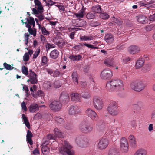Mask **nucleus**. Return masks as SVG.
Returning a JSON list of instances; mask_svg holds the SVG:
<instances>
[{
  "mask_svg": "<svg viewBox=\"0 0 155 155\" xmlns=\"http://www.w3.org/2000/svg\"><path fill=\"white\" fill-rule=\"evenodd\" d=\"M106 87L110 91H118L123 92L124 90L123 82L120 79L112 80L108 82Z\"/></svg>",
  "mask_w": 155,
  "mask_h": 155,
  "instance_id": "f257e3e1",
  "label": "nucleus"
},
{
  "mask_svg": "<svg viewBox=\"0 0 155 155\" xmlns=\"http://www.w3.org/2000/svg\"><path fill=\"white\" fill-rule=\"evenodd\" d=\"M62 145V146H60L58 148L60 154L62 155H66L67 154L68 155H74V151L71 150L72 147L68 142L64 141Z\"/></svg>",
  "mask_w": 155,
  "mask_h": 155,
  "instance_id": "f03ea898",
  "label": "nucleus"
},
{
  "mask_svg": "<svg viewBox=\"0 0 155 155\" xmlns=\"http://www.w3.org/2000/svg\"><path fill=\"white\" fill-rule=\"evenodd\" d=\"M107 110L112 116L117 115L119 113V109L117 103L114 101H111L107 107Z\"/></svg>",
  "mask_w": 155,
  "mask_h": 155,
  "instance_id": "7ed1b4c3",
  "label": "nucleus"
},
{
  "mask_svg": "<svg viewBox=\"0 0 155 155\" xmlns=\"http://www.w3.org/2000/svg\"><path fill=\"white\" fill-rule=\"evenodd\" d=\"M146 86V84L142 81L137 80L131 83L130 84V87L134 91L139 92L143 90Z\"/></svg>",
  "mask_w": 155,
  "mask_h": 155,
  "instance_id": "20e7f679",
  "label": "nucleus"
},
{
  "mask_svg": "<svg viewBox=\"0 0 155 155\" xmlns=\"http://www.w3.org/2000/svg\"><path fill=\"white\" fill-rule=\"evenodd\" d=\"M93 104L94 108L97 110H101L103 107L102 100L100 97L97 96L93 97Z\"/></svg>",
  "mask_w": 155,
  "mask_h": 155,
  "instance_id": "39448f33",
  "label": "nucleus"
},
{
  "mask_svg": "<svg viewBox=\"0 0 155 155\" xmlns=\"http://www.w3.org/2000/svg\"><path fill=\"white\" fill-rule=\"evenodd\" d=\"M109 143V141L107 138H103L99 141L97 148L101 150H104L107 147Z\"/></svg>",
  "mask_w": 155,
  "mask_h": 155,
  "instance_id": "423d86ee",
  "label": "nucleus"
},
{
  "mask_svg": "<svg viewBox=\"0 0 155 155\" xmlns=\"http://www.w3.org/2000/svg\"><path fill=\"white\" fill-rule=\"evenodd\" d=\"M76 142L81 147H85L88 145V140L85 138L78 137L76 138Z\"/></svg>",
  "mask_w": 155,
  "mask_h": 155,
  "instance_id": "0eeeda50",
  "label": "nucleus"
},
{
  "mask_svg": "<svg viewBox=\"0 0 155 155\" xmlns=\"http://www.w3.org/2000/svg\"><path fill=\"white\" fill-rule=\"evenodd\" d=\"M112 74V71L109 68H106L101 72L100 77L102 79L106 80L111 78Z\"/></svg>",
  "mask_w": 155,
  "mask_h": 155,
  "instance_id": "6e6552de",
  "label": "nucleus"
},
{
  "mask_svg": "<svg viewBox=\"0 0 155 155\" xmlns=\"http://www.w3.org/2000/svg\"><path fill=\"white\" fill-rule=\"evenodd\" d=\"M79 129L82 132L88 133L92 130L93 127L90 125H86L84 122H82L79 124Z\"/></svg>",
  "mask_w": 155,
  "mask_h": 155,
  "instance_id": "1a4fd4ad",
  "label": "nucleus"
},
{
  "mask_svg": "<svg viewBox=\"0 0 155 155\" xmlns=\"http://www.w3.org/2000/svg\"><path fill=\"white\" fill-rule=\"evenodd\" d=\"M62 104L59 101L54 100L49 105V107L52 110L55 111H59L62 107Z\"/></svg>",
  "mask_w": 155,
  "mask_h": 155,
  "instance_id": "9d476101",
  "label": "nucleus"
},
{
  "mask_svg": "<svg viewBox=\"0 0 155 155\" xmlns=\"http://www.w3.org/2000/svg\"><path fill=\"white\" fill-rule=\"evenodd\" d=\"M86 113L93 120L96 121L98 120V117L97 114L92 109H87L86 111Z\"/></svg>",
  "mask_w": 155,
  "mask_h": 155,
  "instance_id": "9b49d317",
  "label": "nucleus"
},
{
  "mask_svg": "<svg viewBox=\"0 0 155 155\" xmlns=\"http://www.w3.org/2000/svg\"><path fill=\"white\" fill-rule=\"evenodd\" d=\"M121 150L124 152H127L128 150V144L127 139L124 138H122L120 140Z\"/></svg>",
  "mask_w": 155,
  "mask_h": 155,
  "instance_id": "f8f14e48",
  "label": "nucleus"
},
{
  "mask_svg": "<svg viewBox=\"0 0 155 155\" xmlns=\"http://www.w3.org/2000/svg\"><path fill=\"white\" fill-rule=\"evenodd\" d=\"M80 108L76 105L71 106L69 109L68 113L70 115H73L80 112Z\"/></svg>",
  "mask_w": 155,
  "mask_h": 155,
  "instance_id": "ddd939ff",
  "label": "nucleus"
},
{
  "mask_svg": "<svg viewBox=\"0 0 155 155\" xmlns=\"http://www.w3.org/2000/svg\"><path fill=\"white\" fill-rule=\"evenodd\" d=\"M59 99L61 101L65 104L68 102L69 100L68 94L65 92H63L61 94Z\"/></svg>",
  "mask_w": 155,
  "mask_h": 155,
  "instance_id": "4468645a",
  "label": "nucleus"
},
{
  "mask_svg": "<svg viewBox=\"0 0 155 155\" xmlns=\"http://www.w3.org/2000/svg\"><path fill=\"white\" fill-rule=\"evenodd\" d=\"M28 77L29 79L27 80V82H30L32 84H36L38 82L37 75L35 73H32L31 75H28Z\"/></svg>",
  "mask_w": 155,
  "mask_h": 155,
  "instance_id": "2eb2a0df",
  "label": "nucleus"
},
{
  "mask_svg": "<svg viewBox=\"0 0 155 155\" xmlns=\"http://www.w3.org/2000/svg\"><path fill=\"white\" fill-rule=\"evenodd\" d=\"M140 51V48L135 45L131 46L128 48V51L129 53L133 54L137 53Z\"/></svg>",
  "mask_w": 155,
  "mask_h": 155,
  "instance_id": "dca6fc26",
  "label": "nucleus"
},
{
  "mask_svg": "<svg viewBox=\"0 0 155 155\" xmlns=\"http://www.w3.org/2000/svg\"><path fill=\"white\" fill-rule=\"evenodd\" d=\"M119 135V132L115 129L107 130L105 134L106 136L108 137H112L114 136H118Z\"/></svg>",
  "mask_w": 155,
  "mask_h": 155,
  "instance_id": "f3484780",
  "label": "nucleus"
},
{
  "mask_svg": "<svg viewBox=\"0 0 155 155\" xmlns=\"http://www.w3.org/2000/svg\"><path fill=\"white\" fill-rule=\"evenodd\" d=\"M104 63L108 67H114L115 65L114 60L112 58H107L105 59L104 61Z\"/></svg>",
  "mask_w": 155,
  "mask_h": 155,
  "instance_id": "a211bd4d",
  "label": "nucleus"
},
{
  "mask_svg": "<svg viewBox=\"0 0 155 155\" xmlns=\"http://www.w3.org/2000/svg\"><path fill=\"white\" fill-rule=\"evenodd\" d=\"M137 17L138 21L140 24H145L148 22V18L144 15H140Z\"/></svg>",
  "mask_w": 155,
  "mask_h": 155,
  "instance_id": "6ab92c4d",
  "label": "nucleus"
},
{
  "mask_svg": "<svg viewBox=\"0 0 155 155\" xmlns=\"http://www.w3.org/2000/svg\"><path fill=\"white\" fill-rule=\"evenodd\" d=\"M114 39L113 36L110 33L106 34L105 36V40L108 44L112 43Z\"/></svg>",
  "mask_w": 155,
  "mask_h": 155,
  "instance_id": "aec40b11",
  "label": "nucleus"
},
{
  "mask_svg": "<svg viewBox=\"0 0 155 155\" xmlns=\"http://www.w3.org/2000/svg\"><path fill=\"white\" fill-rule=\"evenodd\" d=\"M28 108L30 112L31 113H34L39 110L38 106L36 103L31 104Z\"/></svg>",
  "mask_w": 155,
  "mask_h": 155,
  "instance_id": "412c9836",
  "label": "nucleus"
},
{
  "mask_svg": "<svg viewBox=\"0 0 155 155\" xmlns=\"http://www.w3.org/2000/svg\"><path fill=\"white\" fill-rule=\"evenodd\" d=\"M72 101H79L81 100V96L78 93H73L70 95Z\"/></svg>",
  "mask_w": 155,
  "mask_h": 155,
  "instance_id": "4be33fe9",
  "label": "nucleus"
},
{
  "mask_svg": "<svg viewBox=\"0 0 155 155\" xmlns=\"http://www.w3.org/2000/svg\"><path fill=\"white\" fill-rule=\"evenodd\" d=\"M144 60L143 58H141L139 59L137 61L135 68L137 69H138L142 67L144 64Z\"/></svg>",
  "mask_w": 155,
  "mask_h": 155,
  "instance_id": "5701e85b",
  "label": "nucleus"
},
{
  "mask_svg": "<svg viewBox=\"0 0 155 155\" xmlns=\"http://www.w3.org/2000/svg\"><path fill=\"white\" fill-rule=\"evenodd\" d=\"M147 151L143 148H140L137 150L134 155H147Z\"/></svg>",
  "mask_w": 155,
  "mask_h": 155,
  "instance_id": "b1692460",
  "label": "nucleus"
},
{
  "mask_svg": "<svg viewBox=\"0 0 155 155\" xmlns=\"http://www.w3.org/2000/svg\"><path fill=\"white\" fill-rule=\"evenodd\" d=\"M72 78L74 84L77 85L78 84V77L77 72H73L72 74Z\"/></svg>",
  "mask_w": 155,
  "mask_h": 155,
  "instance_id": "393cba45",
  "label": "nucleus"
},
{
  "mask_svg": "<svg viewBox=\"0 0 155 155\" xmlns=\"http://www.w3.org/2000/svg\"><path fill=\"white\" fill-rule=\"evenodd\" d=\"M54 133L55 134L54 136L57 137L62 138L63 137V134L61 131L58 129L57 128H55L54 130Z\"/></svg>",
  "mask_w": 155,
  "mask_h": 155,
  "instance_id": "a878e982",
  "label": "nucleus"
},
{
  "mask_svg": "<svg viewBox=\"0 0 155 155\" xmlns=\"http://www.w3.org/2000/svg\"><path fill=\"white\" fill-rule=\"evenodd\" d=\"M80 40L82 41H89L93 40V37L92 36H81Z\"/></svg>",
  "mask_w": 155,
  "mask_h": 155,
  "instance_id": "bb28decb",
  "label": "nucleus"
},
{
  "mask_svg": "<svg viewBox=\"0 0 155 155\" xmlns=\"http://www.w3.org/2000/svg\"><path fill=\"white\" fill-rule=\"evenodd\" d=\"M74 15L77 18H83L85 15V10L82 8L77 13H75Z\"/></svg>",
  "mask_w": 155,
  "mask_h": 155,
  "instance_id": "cd10ccee",
  "label": "nucleus"
},
{
  "mask_svg": "<svg viewBox=\"0 0 155 155\" xmlns=\"http://www.w3.org/2000/svg\"><path fill=\"white\" fill-rule=\"evenodd\" d=\"M91 10L92 12L96 13H100L101 11V8L99 5H94L92 7Z\"/></svg>",
  "mask_w": 155,
  "mask_h": 155,
  "instance_id": "c85d7f7f",
  "label": "nucleus"
},
{
  "mask_svg": "<svg viewBox=\"0 0 155 155\" xmlns=\"http://www.w3.org/2000/svg\"><path fill=\"white\" fill-rule=\"evenodd\" d=\"M69 58L74 61H77L81 60L82 59V57L80 55H72L70 56Z\"/></svg>",
  "mask_w": 155,
  "mask_h": 155,
  "instance_id": "c756f323",
  "label": "nucleus"
},
{
  "mask_svg": "<svg viewBox=\"0 0 155 155\" xmlns=\"http://www.w3.org/2000/svg\"><path fill=\"white\" fill-rule=\"evenodd\" d=\"M128 139L130 144L133 147L136 145V140L134 136L132 135H130L128 137Z\"/></svg>",
  "mask_w": 155,
  "mask_h": 155,
  "instance_id": "7c9ffc66",
  "label": "nucleus"
},
{
  "mask_svg": "<svg viewBox=\"0 0 155 155\" xmlns=\"http://www.w3.org/2000/svg\"><path fill=\"white\" fill-rule=\"evenodd\" d=\"M58 54V50L55 49L52 51L50 54V56L53 59H56L57 58Z\"/></svg>",
  "mask_w": 155,
  "mask_h": 155,
  "instance_id": "2f4dec72",
  "label": "nucleus"
},
{
  "mask_svg": "<svg viewBox=\"0 0 155 155\" xmlns=\"http://www.w3.org/2000/svg\"><path fill=\"white\" fill-rule=\"evenodd\" d=\"M21 85L23 86L22 89L25 91V93L26 96L27 97H28L30 95V93L29 92V90L28 86L23 84H22Z\"/></svg>",
  "mask_w": 155,
  "mask_h": 155,
  "instance_id": "473e14b6",
  "label": "nucleus"
},
{
  "mask_svg": "<svg viewBox=\"0 0 155 155\" xmlns=\"http://www.w3.org/2000/svg\"><path fill=\"white\" fill-rule=\"evenodd\" d=\"M22 119H23V121L24 122L25 124V125L29 129L30 128V125L29 123V122H28V120L25 116V115L24 114H23L22 115Z\"/></svg>",
  "mask_w": 155,
  "mask_h": 155,
  "instance_id": "72a5a7b5",
  "label": "nucleus"
},
{
  "mask_svg": "<svg viewBox=\"0 0 155 155\" xmlns=\"http://www.w3.org/2000/svg\"><path fill=\"white\" fill-rule=\"evenodd\" d=\"M143 106V104L142 102L140 101H138L133 105V107L134 108L136 107L137 109L138 110H140L141 109V108H142Z\"/></svg>",
  "mask_w": 155,
  "mask_h": 155,
  "instance_id": "f704fd0d",
  "label": "nucleus"
},
{
  "mask_svg": "<svg viewBox=\"0 0 155 155\" xmlns=\"http://www.w3.org/2000/svg\"><path fill=\"white\" fill-rule=\"evenodd\" d=\"M34 2L35 6H37V9L43 10V7L40 2L38 0H34Z\"/></svg>",
  "mask_w": 155,
  "mask_h": 155,
  "instance_id": "c9c22d12",
  "label": "nucleus"
},
{
  "mask_svg": "<svg viewBox=\"0 0 155 155\" xmlns=\"http://www.w3.org/2000/svg\"><path fill=\"white\" fill-rule=\"evenodd\" d=\"M28 23L31 25H32L33 27L35 25V22L34 18L31 17H29V18H26Z\"/></svg>",
  "mask_w": 155,
  "mask_h": 155,
  "instance_id": "e433bc0d",
  "label": "nucleus"
},
{
  "mask_svg": "<svg viewBox=\"0 0 155 155\" xmlns=\"http://www.w3.org/2000/svg\"><path fill=\"white\" fill-rule=\"evenodd\" d=\"M54 120L57 123L59 124H63L64 122L63 118L59 116H56L54 118Z\"/></svg>",
  "mask_w": 155,
  "mask_h": 155,
  "instance_id": "4c0bfd02",
  "label": "nucleus"
},
{
  "mask_svg": "<svg viewBox=\"0 0 155 155\" xmlns=\"http://www.w3.org/2000/svg\"><path fill=\"white\" fill-rule=\"evenodd\" d=\"M108 155H118V152L116 149L111 148L109 150Z\"/></svg>",
  "mask_w": 155,
  "mask_h": 155,
  "instance_id": "58836bf2",
  "label": "nucleus"
},
{
  "mask_svg": "<svg viewBox=\"0 0 155 155\" xmlns=\"http://www.w3.org/2000/svg\"><path fill=\"white\" fill-rule=\"evenodd\" d=\"M21 71L22 73L25 75L27 76L28 75V68L25 66H23L22 67Z\"/></svg>",
  "mask_w": 155,
  "mask_h": 155,
  "instance_id": "ea45409f",
  "label": "nucleus"
},
{
  "mask_svg": "<svg viewBox=\"0 0 155 155\" xmlns=\"http://www.w3.org/2000/svg\"><path fill=\"white\" fill-rule=\"evenodd\" d=\"M100 18L103 19H107L109 18V15L106 12L101 13L100 15Z\"/></svg>",
  "mask_w": 155,
  "mask_h": 155,
  "instance_id": "a19ab883",
  "label": "nucleus"
},
{
  "mask_svg": "<svg viewBox=\"0 0 155 155\" xmlns=\"http://www.w3.org/2000/svg\"><path fill=\"white\" fill-rule=\"evenodd\" d=\"M95 16V13H93L91 12H89L86 15V17L89 20L94 18Z\"/></svg>",
  "mask_w": 155,
  "mask_h": 155,
  "instance_id": "79ce46f5",
  "label": "nucleus"
},
{
  "mask_svg": "<svg viewBox=\"0 0 155 155\" xmlns=\"http://www.w3.org/2000/svg\"><path fill=\"white\" fill-rule=\"evenodd\" d=\"M112 21L115 22L119 25H120L122 24V21L120 18L118 19L114 17L112 19Z\"/></svg>",
  "mask_w": 155,
  "mask_h": 155,
  "instance_id": "37998d69",
  "label": "nucleus"
},
{
  "mask_svg": "<svg viewBox=\"0 0 155 155\" xmlns=\"http://www.w3.org/2000/svg\"><path fill=\"white\" fill-rule=\"evenodd\" d=\"M3 66L4 68L7 70H11L13 69L14 67L6 63H3Z\"/></svg>",
  "mask_w": 155,
  "mask_h": 155,
  "instance_id": "c03bdc74",
  "label": "nucleus"
},
{
  "mask_svg": "<svg viewBox=\"0 0 155 155\" xmlns=\"http://www.w3.org/2000/svg\"><path fill=\"white\" fill-rule=\"evenodd\" d=\"M43 86L45 89H48L50 88L51 87L50 82L48 81H45L43 84Z\"/></svg>",
  "mask_w": 155,
  "mask_h": 155,
  "instance_id": "a18cd8bd",
  "label": "nucleus"
},
{
  "mask_svg": "<svg viewBox=\"0 0 155 155\" xmlns=\"http://www.w3.org/2000/svg\"><path fill=\"white\" fill-rule=\"evenodd\" d=\"M42 33L45 35H48L50 34L49 32L47 31L44 27H42L41 28Z\"/></svg>",
  "mask_w": 155,
  "mask_h": 155,
  "instance_id": "49530a36",
  "label": "nucleus"
},
{
  "mask_svg": "<svg viewBox=\"0 0 155 155\" xmlns=\"http://www.w3.org/2000/svg\"><path fill=\"white\" fill-rule=\"evenodd\" d=\"M28 31L31 35H33L35 37L36 36V31L35 29H34L32 28L28 29Z\"/></svg>",
  "mask_w": 155,
  "mask_h": 155,
  "instance_id": "de8ad7c7",
  "label": "nucleus"
},
{
  "mask_svg": "<svg viewBox=\"0 0 155 155\" xmlns=\"http://www.w3.org/2000/svg\"><path fill=\"white\" fill-rule=\"evenodd\" d=\"M46 49H47L48 50L49 49L54 48L55 47V45L54 44H51L49 43H47L46 45Z\"/></svg>",
  "mask_w": 155,
  "mask_h": 155,
  "instance_id": "09e8293b",
  "label": "nucleus"
},
{
  "mask_svg": "<svg viewBox=\"0 0 155 155\" xmlns=\"http://www.w3.org/2000/svg\"><path fill=\"white\" fill-rule=\"evenodd\" d=\"M43 10H39V9H36L35 8H33L32 9V11L34 14L35 15L39 14V13H41L43 12Z\"/></svg>",
  "mask_w": 155,
  "mask_h": 155,
  "instance_id": "8fccbe9b",
  "label": "nucleus"
},
{
  "mask_svg": "<svg viewBox=\"0 0 155 155\" xmlns=\"http://www.w3.org/2000/svg\"><path fill=\"white\" fill-rule=\"evenodd\" d=\"M24 36L25 38L24 41L25 42V44L27 45L28 43L29 35L27 33H25L24 34Z\"/></svg>",
  "mask_w": 155,
  "mask_h": 155,
  "instance_id": "3c124183",
  "label": "nucleus"
},
{
  "mask_svg": "<svg viewBox=\"0 0 155 155\" xmlns=\"http://www.w3.org/2000/svg\"><path fill=\"white\" fill-rule=\"evenodd\" d=\"M46 2L48 6H52L54 5L56 6L57 5L55 4H57V2H54L52 0H48Z\"/></svg>",
  "mask_w": 155,
  "mask_h": 155,
  "instance_id": "603ef678",
  "label": "nucleus"
},
{
  "mask_svg": "<svg viewBox=\"0 0 155 155\" xmlns=\"http://www.w3.org/2000/svg\"><path fill=\"white\" fill-rule=\"evenodd\" d=\"M40 49H37L36 51L35 52V53H34L33 54V58L34 59H36V58L38 56L39 54L40 53Z\"/></svg>",
  "mask_w": 155,
  "mask_h": 155,
  "instance_id": "864d4df0",
  "label": "nucleus"
},
{
  "mask_svg": "<svg viewBox=\"0 0 155 155\" xmlns=\"http://www.w3.org/2000/svg\"><path fill=\"white\" fill-rule=\"evenodd\" d=\"M23 59L24 61H27L29 59V54L28 52L25 53L23 56Z\"/></svg>",
  "mask_w": 155,
  "mask_h": 155,
  "instance_id": "5fc2aeb1",
  "label": "nucleus"
},
{
  "mask_svg": "<svg viewBox=\"0 0 155 155\" xmlns=\"http://www.w3.org/2000/svg\"><path fill=\"white\" fill-rule=\"evenodd\" d=\"M47 138V139L49 140H55L56 139V137L54 135L53 136L52 134H48Z\"/></svg>",
  "mask_w": 155,
  "mask_h": 155,
  "instance_id": "6e6d98bb",
  "label": "nucleus"
},
{
  "mask_svg": "<svg viewBox=\"0 0 155 155\" xmlns=\"http://www.w3.org/2000/svg\"><path fill=\"white\" fill-rule=\"evenodd\" d=\"M47 62V60L46 57L45 56H43L42 58L41 65H44L46 64Z\"/></svg>",
  "mask_w": 155,
  "mask_h": 155,
  "instance_id": "4d7b16f0",
  "label": "nucleus"
},
{
  "mask_svg": "<svg viewBox=\"0 0 155 155\" xmlns=\"http://www.w3.org/2000/svg\"><path fill=\"white\" fill-rule=\"evenodd\" d=\"M130 60V58L128 57H127L124 58L122 59V62L123 63L126 64Z\"/></svg>",
  "mask_w": 155,
  "mask_h": 155,
  "instance_id": "13d9d810",
  "label": "nucleus"
},
{
  "mask_svg": "<svg viewBox=\"0 0 155 155\" xmlns=\"http://www.w3.org/2000/svg\"><path fill=\"white\" fill-rule=\"evenodd\" d=\"M82 97L84 98L88 99L90 97V96L89 92L88 91H87L84 92L82 95Z\"/></svg>",
  "mask_w": 155,
  "mask_h": 155,
  "instance_id": "bf43d9fd",
  "label": "nucleus"
},
{
  "mask_svg": "<svg viewBox=\"0 0 155 155\" xmlns=\"http://www.w3.org/2000/svg\"><path fill=\"white\" fill-rule=\"evenodd\" d=\"M49 151V149L48 147L43 145L42 147V152H48Z\"/></svg>",
  "mask_w": 155,
  "mask_h": 155,
  "instance_id": "052dcab7",
  "label": "nucleus"
},
{
  "mask_svg": "<svg viewBox=\"0 0 155 155\" xmlns=\"http://www.w3.org/2000/svg\"><path fill=\"white\" fill-rule=\"evenodd\" d=\"M21 106L22 109L23 110L25 111L27 110V108L25 103L23 101L21 103Z\"/></svg>",
  "mask_w": 155,
  "mask_h": 155,
  "instance_id": "680f3d73",
  "label": "nucleus"
},
{
  "mask_svg": "<svg viewBox=\"0 0 155 155\" xmlns=\"http://www.w3.org/2000/svg\"><path fill=\"white\" fill-rule=\"evenodd\" d=\"M32 136V134L31 131L29 130H28L26 135V138H31Z\"/></svg>",
  "mask_w": 155,
  "mask_h": 155,
  "instance_id": "e2e57ef3",
  "label": "nucleus"
},
{
  "mask_svg": "<svg viewBox=\"0 0 155 155\" xmlns=\"http://www.w3.org/2000/svg\"><path fill=\"white\" fill-rule=\"evenodd\" d=\"M60 74L59 71L57 70H55L53 73V76L54 77H57L59 76Z\"/></svg>",
  "mask_w": 155,
  "mask_h": 155,
  "instance_id": "0e129e2a",
  "label": "nucleus"
},
{
  "mask_svg": "<svg viewBox=\"0 0 155 155\" xmlns=\"http://www.w3.org/2000/svg\"><path fill=\"white\" fill-rule=\"evenodd\" d=\"M138 3L141 6L147 7L148 3L144 2L143 1H140L138 2Z\"/></svg>",
  "mask_w": 155,
  "mask_h": 155,
  "instance_id": "69168bd1",
  "label": "nucleus"
},
{
  "mask_svg": "<svg viewBox=\"0 0 155 155\" xmlns=\"http://www.w3.org/2000/svg\"><path fill=\"white\" fill-rule=\"evenodd\" d=\"M61 84L59 83L58 82H55L54 83V87L55 88H57L61 87Z\"/></svg>",
  "mask_w": 155,
  "mask_h": 155,
  "instance_id": "338daca9",
  "label": "nucleus"
},
{
  "mask_svg": "<svg viewBox=\"0 0 155 155\" xmlns=\"http://www.w3.org/2000/svg\"><path fill=\"white\" fill-rule=\"evenodd\" d=\"M151 118L152 120L155 121V110L151 114Z\"/></svg>",
  "mask_w": 155,
  "mask_h": 155,
  "instance_id": "774afa93",
  "label": "nucleus"
}]
</instances>
